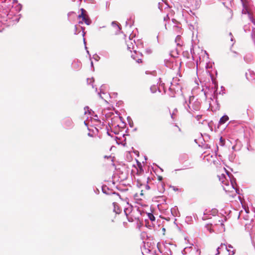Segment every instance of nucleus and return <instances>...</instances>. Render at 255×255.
Here are the masks:
<instances>
[{
    "instance_id": "1",
    "label": "nucleus",
    "mask_w": 255,
    "mask_h": 255,
    "mask_svg": "<svg viewBox=\"0 0 255 255\" xmlns=\"http://www.w3.org/2000/svg\"><path fill=\"white\" fill-rule=\"evenodd\" d=\"M227 177L230 179V181H228L227 177L224 174H222L219 176V180L222 183L224 190L226 192H232V189L235 190L236 193L239 194L237 188L236 179L232 175L230 176L228 173L227 174Z\"/></svg>"
},
{
    "instance_id": "2",
    "label": "nucleus",
    "mask_w": 255,
    "mask_h": 255,
    "mask_svg": "<svg viewBox=\"0 0 255 255\" xmlns=\"http://www.w3.org/2000/svg\"><path fill=\"white\" fill-rule=\"evenodd\" d=\"M184 106L188 112L194 116V113L201 108V102L195 97L190 96L188 100L185 102Z\"/></svg>"
},
{
    "instance_id": "3",
    "label": "nucleus",
    "mask_w": 255,
    "mask_h": 255,
    "mask_svg": "<svg viewBox=\"0 0 255 255\" xmlns=\"http://www.w3.org/2000/svg\"><path fill=\"white\" fill-rule=\"evenodd\" d=\"M241 1L243 7L242 13L248 14L251 21L255 24V21L253 16L254 8L252 2L250 0H241Z\"/></svg>"
},
{
    "instance_id": "4",
    "label": "nucleus",
    "mask_w": 255,
    "mask_h": 255,
    "mask_svg": "<svg viewBox=\"0 0 255 255\" xmlns=\"http://www.w3.org/2000/svg\"><path fill=\"white\" fill-rule=\"evenodd\" d=\"M142 212L139 208L134 207L131 212L130 217H128V220L129 222H133L136 220H139L140 217L142 215Z\"/></svg>"
},
{
    "instance_id": "5",
    "label": "nucleus",
    "mask_w": 255,
    "mask_h": 255,
    "mask_svg": "<svg viewBox=\"0 0 255 255\" xmlns=\"http://www.w3.org/2000/svg\"><path fill=\"white\" fill-rule=\"evenodd\" d=\"M177 78H173L172 82H171V85L170 87L169 88V91L170 92V93H169V95L170 96L172 97H175V86H176L178 83L177 82Z\"/></svg>"
},
{
    "instance_id": "6",
    "label": "nucleus",
    "mask_w": 255,
    "mask_h": 255,
    "mask_svg": "<svg viewBox=\"0 0 255 255\" xmlns=\"http://www.w3.org/2000/svg\"><path fill=\"white\" fill-rule=\"evenodd\" d=\"M217 211L215 209H212V210H210L209 209H206L204 212V215L202 217V220H205L208 219L210 218V215H214L216 214Z\"/></svg>"
},
{
    "instance_id": "7",
    "label": "nucleus",
    "mask_w": 255,
    "mask_h": 255,
    "mask_svg": "<svg viewBox=\"0 0 255 255\" xmlns=\"http://www.w3.org/2000/svg\"><path fill=\"white\" fill-rule=\"evenodd\" d=\"M81 14L78 15L79 18H82V20L87 25L90 24L91 21L90 18L84 13L86 11L83 9L81 8Z\"/></svg>"
},
{
    "instance_id": "8",
    "label": "nucleus",
    "mask_w": 255,
    "mask_h": 255,
    "mask_svg": "<svg viewBox=\"0 0 255 255\" xmlns=\"http://www.w3.org/2000/svg\"><path fill=\"white\" fill-rule=\"evenodd\" d=\"M133 42H134L133 43L132 40L130 39L127 41L128 49L131 52H132V50H133L134 52L135 51V42L134 41Z\"/></svg>"
},
{
    "instance_id": "9",
    "label": "nucleus",
    "mask_w": 255,
    "mask_h": 255,
    "mask_svg": "<svg viewBox=\"0 0 255 255\" xmlns=\"http://www.w3.org/2000/svg\"><path fill=\"white\" fill-rule=\"evenodd\" d=\"M227 251L229 253V255H234L235 254L236 250L230 244H224Z\"/></svg>"
},
{
    "instance_id": "10",
    "label": "nucleus",
    "mask_w": 255,
    "mask_h": 255,
    "mask_svg": "<svg viewBox=\"0 0 255 255\" xmlns=\"http://www.w3.org/2000/svg\"><path fill=\"white\" fill-rule=\"evenodd\" d=\"M102 191L104 193H105L107 195L110 194L111 193H112L113 195H115V196H116L118 197L120 196L119 194L116 193L115 192H112V191H110L106 186H104L102 187Z\"/></svg>"
},
{
    "instance_id": "11",
    "label": "nucleus",
    "mask_w": 255,
    "mask_h": 255,
    "mask_svg": "<svg viewBox=\"0 0 255 255\" xmlns=\"http://www.w3.org/2000/svg\"><path fill=\"white\" fill-rule=\"evenodd\" d=\"M172 60H173V59H172ZM165 65L167 67H168L170 68H177L178 69V66L177 63H175L174 64L173 63V61H167L165 62Z\"/></svg>"
},
{
    "instance_id": "12",
    "label": "nucleus",
    "mask_w": 255,
    "mask_h": 255,
    "mask_svg": "<svg viewBox=\"0 0 255 255\" xmlns=\"http://www.w3.org/2000/svg\"><path fill=\"white\" fill-rule=\"evenodd\" d=\"M133 208L134 207H133L132 206H128V207L124 209V212L126 215L128 219V217H130L131 212L132 211Z\"/></svg>"
},
{
    "instance_id": "13",
    "label": "nucleus",
    "mask_w": 255,
    "mask_h": 255,
    "mask_svg": "<svg viewBox=\"0 0 255 255\" xmlns=\"http://www.w3.org/2000/svg\"><path fill=\"white\" fill-rule=\"evenodd\" d=\"M114 206L113 211L116 214H120L121 212V209L120 208L118 204L116 202L113 203Z\"/></svg>"
},
{
    "instance_id": "14",
    "label": "nucleus",
    "mask_w": 255,
    "mask_h": 255,
    "mask_svg": "<svg viewBox=\"0 0 255 255\" xmlns=\"http://www.w3.org/2000/svg\"><path fill=\"white\" fill-rule=\"evenodd\" d=\"M229 120V117L227 115L223 116L220 120V125L224 124L227 121Z\"/></svg>"
},
{
    "instance_id": "15",
    "label": "nucleus",
    "mask_w": 255,
    "mask_h": 255,
    "mask_svg": "<svg viewBox=\"0 0 255 255\" xmlns=\"http://www.w3.org/2000/svg\"><path fill=\"white\" fill-rule=\"evenodd\" d=\"M142 254L143 255H152L153 254L149 250L146 248H144L142 250Z\"/></svg>"
},
{
    "instance_id": "16",
    "label": "nucleus",
    "mask_w": 255,
    "mask_h": 255,
    "mask_svg": "<svg viewBox=\"0 0 255 255\" xmlns=\"http://www.w3.org/2000/svg\"><path fill=\"white\" fill-rule=\"evenodd\" d=\"M134 53L131 54V57L133 58V59L135 60L137 63H140L141 62V59L139 58H136V55H137V53H136V51Z\"/></svg>"
},
{
    "instance_id": "17",
    "label": "nucleus",
    "mask_w": 255,
    "mask_h": 255,
    "mask_svg": "<svg viewBox=\"0 0 255 255\" xmlns=\"http://www.w3.org/2000/svg\"><path fill=\"white\" fill-rule=\"evenodd\" d=\"M72 65H73V67L74 69L78 70L81 67V63L80 62H74V63H73Z\"/></svg>"
},
{
    "instance_id": "18",
    "label": "nucleus",
    "mask_w": 255,
    "mask_h": 255,
    "mask_svg": "<svg viewBox=\"0 0 255 255\" xmlns=\"http://www.w3.org/2000/svg\"><path fill=\"white\" fill-rule=\"evenodd\" d=\"M177 209L176 208H172L171 209V213L174 216H178L179 212L177 211Z\"/></svg>"
},
{
    "instance_id": "19",
    "label": "nucleus",
    "mask_w": 255,
    "mask_h": 255,
    "mask_svg": "<svg viewBox=\"0 0 255 255\" xmlns=\"http://www.w3.org/2000/svg\"><path fill=\"white\" fill-rule=\"evenodd\" d=\"M177 113V110L175 109L173 112L171 114V117L173 120H175L176 118V114Z\"/></svg>"
},
{
    "instance_id": "20",
    "label": "nucleus",
    "mask_w": 255,
    "mask_h": 255,
    "mask_svg": "<svg viewBox=\"0 0 255 255\" xmlns=\"http://www.w3.org/2000/svg\"><path fill=\"white\" fill-rule=\"evenodd\" d=\"M210 99L211 100L210 101H209L210 108L211 109H212V108H213V104L216 103V101H214L213 100H212L211 97H210Z\"/></svg>"
},
{
    "instance_id": "21",
    "label": "nucleus",
    "mask_w": 255,
    "mask_h": 255,
    "mask_svg": "<svg viewBox=\"0 0 255 255\" xmlns=\"http://www.w3.org/2000/svg\"><path fill=\"white\" fill-rule=\"evenodd\" d=\"M147 216H148V218L151 221H153L155 220V217L154 216H153V215L151 213H148L147 214Z\"/></svg>"
},
{
    "instance_id": "22",
    "label": "nucleus",
    "mask_w": 255,
    "mask_h": 255,
    "mask_svg": "<svg viewBox=\"0 0 255 255\" xmlns=\"http://www.w3.org/2000/svg\"><path fill=\"white\" fill-rule=\"evenodd\" d=\"M216 85H214V87H212V89H211V95L213 96V95H215V93L217 91V88L216 87Z\"/></svg>"
},
{
    "instance_id": "23",
    "label": "nucleus",
    "mask_w": 255,
    "mask_h": 255,
    "mask_svg": "<svg viewBox=\"0 0 255 255\" xmlns=\"http://www.w3.org/2000/svg\"><path fill=\"white\" fill-rule=\"evenodd\" d=\"M85 110V114H87L88 113L89 115L91 114V110L89 109V108L88 107H86L84 109Z\"/></svg>"
},
{
    "instance_id": "24",
    "label": "nucleus",
    "mask_w": 255,
    "mask_h": 255,
    "mask_svg": "<svg viewBox=\"0 0 255 255\" xmlns=\"http://www.w3.org/2000/svg\"><path fill=\"white\" fill-rule=\"evenodd\" d=\"M181 39V37L179 35L176 36L175 38V42L177 43V45H179V42Z\"/></svg>"
},
{
    "instance_id": "25",
    "label": "nucleus",
    "mask_w": 255,
    "mask_h": 255,
    "mask_svg": "<svg viewBox=\"0 0 255 255\" xmlns=\"http://www.w3.org/2000/svg\"><path fill=\"white\" fill-rule=\"evenodd\" d=\"M224 246V244H221L220 247H218L217 249V253L216 254V255H219L220 254V252H219V250L221 249L222 247Z\"/></svg>"
},
{
    "instance_id": "26",
    "label": "nucleus",
    "mask_w": 255,
    "mask_h": 255,
    "mask_svg": "<svg viewBox=\"0 0 255 255\" xmlns=\"http://www.w3.org/2000/svg\"><path fill=\"white\" fill-rule=\"evenodd\" d=\"M202 115H198L195 117V118L198 121H200V120L202 118Z\"/></svg>"
},
{
    "instance_id": "27",
    "label": "nucleus",
    "mask_w": 255,
    "mask_h": 255,
    "mask_svg": "<svg viewBox=\"0 0 255 255\" xmlns=\"http://www.w3.org/2000/svg\"><path fill=\"white\" fill-rule=\"evenodd\" d=\"M112 25H113V26H117V27H118V29H119V30H120V27L119 25H118L117 24V23L116 22L113 21V22H112Z\"/></svg>"
},
{
    "instance_id": "28",
    "label": "nucleus",
    "mask_w": 255,
    "mask_h": 255,
    "mask_svg": "<svg viewBox=\"0 0 255 255\" xmlns=\"http://www.w3.org/2000/svg\"><path fill=\"white\" fill-rule=\"evenodd\" d=\"M220 226H221V227H222L221 231H225V229L224 225V224L223 223V222H221V223H220Z\"/></svg>"
},
{
    "instance_id": "29",
    "label": "nucleus",
    "mask_w": 255,
    "mask_h": 255,
    "mask_svg": "<svg viewBox=\"0 0 255 255\" xmlns=\"http://www.w3.org/2000/svg\"><path fill=\"white\" fill-rule=\"evenodd\" d=\"M229 35H230V38H231V41H232V42L234 41V37H233V35H232L231 32H230L229 33Z\"/></svg>"
},
{
    "instance_id": "30",
    "label": "nucleus",
    "mask_w": 255,
    "mask_h": 255,
    "mask_svg": "<svg viewBox=\"0 0 255 255\" xmlns=\"http://www.w3.org/2000/svg\"><path fill=\"white\" fill-rule=\"evenodd\" d=\"M103 86H101V89H100V93H98V94L99 95V96H100V97L102 99H103V97L101 95V93H102V90H103Z\"/></svg>"
},
{
    "instance_id": "31",
    "label": "nucleus",
    "mask_w": 255,
    "mask_h": 255,
    "mask_svg": "<svg viewBox=\"0 0 255 255\" xmlns=\"http://www.w3.org/2000/svg\"><path fill=\"white\" fill-rule=\"evenodd\" d=\"M141 238H144L145 237H146V233L145 232H142L141 233Z\"/></svg>"
},
{
    "instance_id": "32",
    "label": "nucleus",
    "mask_w": 255,
    "mask_h": 255,
    "mask_svg": "<svg viewBox=\"0 0 255 255\" xmlns=\"http://www.w3.org/2000/svg\"><path fill=\"white\" fill-rule=\"evenodd\" d=\"M79 31H77V25L75 26V34H78L79 33Z\"/></svg>"
},
{
    "instance_id": "33",
    "label": "nucleus",
    "mask_w": 255,
    "mask_h": 255,
    "mask_svg": "<svg viewBox=\"0 0 255 255\" xmlns=\"http://www.w3.org/2000/svg\"><path fill=\"white\" fill-rule=\"evenodd\" d=\"M204 94L206 96V98H208L209 95V93H208V91H205V93H204Z\"/></svg>"
},
{
    "instance_id": "34",
    "label": "nucleus",
    "mask_w": 255,
    "mask_h": 255,
    "mask_svg": "<svg viewBox=\"0 0 255 255\" xmlns=\"http://www.w3.org/2000/svg\"><path fill=\"white\" fill-rule=\"evenodd\" d=\"M150 188V186H149V185H148V184H146V185H145V189H146V190H149Z\"/></svg>"
},
{
    "instance_id": "35",
    "label": "nucleus",
    "mask_w": 255,
    "mask_h": 255,
    "mask_svg": "<svg viewBox=\"0 0 255 255\" xmlns=\"http://www.w3.org/2000/svg\"><path fill=\"white\" fill-rule=\"evenodd\" d=\"M171 252L169 251V253H164V254H162V255H171Z\"/></svg>"
},
{
    "instance_id": "36",
    "label": "nucleus",
    "mask_w": 255,
    "mask_h": 255,
    "mask_svg": "<svg viewBox=\"0 0 255 255\" xmlns=\"http://www.w3.org/2000/svg\"><path fill=\"white\" fill-rule=\"evenodd\" d=\"M93 81V79H87V82H88V83H91V82H92Z\"/></svg>"
},
{
    "instance_id": "37",
    "label": "nucleus",
    "mask_w": 255,
    "mask_h": 255,
    "mask_svg": "<svg viewBox=\"0 0 255 255\" xmlns=\"http://www.w3.org/2000/svg\"><path fill=\"white\" fill-rule=\"evenodd\" d=\"M158 179L159 180V181H161L162 180V177L160 176H158Z\"/></svg>"
},
{
    "instance_id": "38",
    "label": "nucleus",
    "mask_w": 255,
    "mask_h": 255,
    "mask_svg": "<svg viewBox=\"0 0 255 255\" xmlns=\"http://www.w3.org/2000/svg\"><path fill=\"white\" fill-rule=\"evenodd\" d=\"M246 77L249 80H251V79H250L249 77H248V73H246Z\"/></svg>"
},
{
    "instance_id": "39",
    "label": "nucleus",
    "mask_w": 255,
    "mask_h": 255,
    "mask_svg": "<svg viewBox=\"0 0 255 255\" xmlns=\"http://www.w3.org/2000/svg\"><path fill=\"white\" fill-rule=\"evenodd\" d=\"M11 0H5L4 3L11 2Z\"/></svg>"
},
{
    "instance_id": "40",
    "label": "nucleus",
    "mask_w": 255,
    "mask_h": 255,
    "mask_svg": "<svg viewBox=\"0 0 255 255\" xmlns=\"http://www.w3.org/2000/svg\"><path fill=\"white\" fill-rule=\"evenodd\" d=\"M219 104L218 103H217V107H216V109L219 110Z\"/></svg>"
},
{
    "instance_id": "41",
    "label": "nucleus",
    "mask_w": 255,
    "mask_h": 255,
    "mask_svg": "<svg viewBox=\"0 0 255 255\" xmlns=\"http://www.w3.org/2000/svg\"><path fill=\"white\" fill-rule=\"evenodd\" d=\"M85 34V32L83 30V31H82V35H83V36H84Z\"/></svg>"
},
{
    "instance_id": "42",
    "label": "nucleus",
    "mask_w": 255,
    "mask_h": 255,
    "mask_svg": "<svg viewBox=\"0 0 255 255\" xmlns=\"http://www.w3.org/2000/svg\"><path fill=\"white\" fill-rule=\"evenodd\" d=\"M10 14L9 13L7 14V16L9 18H10Z\"/></svg>"
},
{
    "instance_id": "43",
    "label": "nucleus",
    "mask_w": 255,
    "mask_h": 255,
    "mask_svg": "<svg viewBox=\"0 0 255 255\" xmlns=\"http://www.w3.org/2000/svg\"><path fill=\"white\" fill-rule=\"evenodd\" d=\"M21 6L20 5L18 6V10H20L21 9Z\"/></svg>"
},
{
    "instance_id": "44",
    "label": "nucleus",
    "mask_w": 255,
    "mask_h": 255,
    "mask_svg": "<svg viewBox=\"0 0 255 255\" xmlns=\"http://www.w3.org/2000/svg\"><path fill=\"white\" fill-rule=\"evenodd\" d=\"M91 65L92 66H93V61H91Z\"/></svg>"
},
{
    "instance_id": "45",
    "label": "nucleus",
    "mask_w": 255,
    "mask_h": 255,
    "mask_svg": "<svg viewBox=\"0 0 255 255\" xmlns=\"http://www.w3.org/2000/svg\"><path fill=\"white\" fill-rule=\"evenodd\" d=\"M79 23H83V21H79Z\"/></svg>"
},
{
    "instance_id": "46",
    "label": "nucleus",
    "mask_w": 255,
    "mask_h": 255,
    "mask_svg": "<svg viewBox=\"0 0 255 255\" xmlns=\"http://www.w3.org/2000/svg\"><path fill=\"white\" fill-rule=\"evenodd\" d=\"M84 124H85L86 125H87V123H86V121H85V122H84Z\"/></svg>"
},
{
    "instance_id": "47",
    "label": "nucleus",
    "mask_w": 255,
    "mask_h": 255,
    "mask_svg": "<svg viewBox=\"0 0 255 255\" xmlns=\"http://www.w3.org/2000/svg\"><path fill=\"white\" fill-rule=\"evenodd\" d=\"M15 19L17 20V21H18V19H17V18H16Z\"/></svg>"
},
{
    "instance_id": "48",
    "label": "nucleus",
    "mask_w": 255,
    "mask_h": 255,
    "mask_svg": "<svg viewBox=\"0 0 255 255\" xmlns=\"http://www.w3.org/2000/svg\"><path fill=\"white\" fill-rule=\"evenodd\" d=\"M84 41L85 43V38H84Z\"/></svg>"
}]
</instances>
